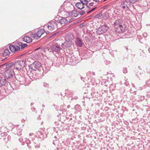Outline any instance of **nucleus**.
<instances>
[{"label": "nucleus", "mask_w": 150, "mask_h": 150, "mask_svg": "<svg viewBox=\"0 0 150 150\" xmlns=\"http://www.w3.org/2000/svg\"><path fill=\"white\" fill-rule=\"evenodd\" d=\"M60 46V45H58L57 43L53 44L48 50H50V52H52L54 54H59L60 52V50H62V47Z\"/></svg>", "instance_id": "obj_1"}, {"label": "nucleus", "mask_w": 150, "mask_h": 150, "mask_svg": "<svg viewBox=\"0 0 150 150\" xmlns=\"http://www.w3.org/2000/svg\"><path fill=\"white\" fill-rule=\"evenodd\" d=\"M58 24V21L56 19H54L48 23L45 26H46L48 30H52L55 29V27Z\"/></svg>", "instance_id": "obj_2"}, {"label": "nucleus", "mask_w": 150, "mask_h": 150, "mask_svg": "<svg viewBox=\"0 0 150 150\" xmlns=\"http://www.w3.org/2000/svg\"><path fill=\"white\" fill-rule=\"evenodd\" d=\"M120 7L122 8L125 10H130L132 7L131 2L127 1H123L121 2L120 6Z\"/></svg>", "instance_id": "obj_3"}, {"label": "nucleus", "mask_w": 150, "mask_h": 150, "mask_svg": "<svg viewBox=\"0 0 150 150\" xmlns=\"http://www.w3.org/2000/svg\"><path fill=\"white\" fill-rule=\"evenodd\" d=\"M4 76L7 79L11 78L15 75L12 69H5L4 72Z\"/></svg>", "instance_id": "obj_4"}, {"label": "nucleus", "mask_w": 150, "mask_h": 150, "mask_svg": "<svg viewBox=\"0 0 150 150\" xmlns=\"http://www.w3.org/2000/svg\"><path fill=\"white\" fill-rule=\"evenodd\" d=\"M109 27L106 24L101 25L97 29L96 32L99 35L105 33L108 29Z\"/></svg>", "instance_id": "obj_5"}, {"label": "nucleus", "mask_w": 150, "mask_h": 150, "mask_svg": "<svg viewBox=\"0 0 150 150\" xmlns=\"http://www.w3.org/2000/svg\"><path fill=\"white\" fill-rule=\"evenodd\" d=\"M25 62L21 60L15 62L14 64V68L17 70L22 69L25 67Z\"/></svg>", "instance_id": "obj_6"}, {"label": "nucleus", "mask_w": 150, "mask_h": 150, "mask_svg": "<svg viewBox=\"0 0 150 150\" xmlns=\"http://www.w3.org/2000/svg\"><path fill=\"white\" fill-rule=\"evenodd\" d=\"M22 43H23L21 42H18V46L10 45L9 46L10 50L12 52H14L17 51H18L20 50V47H21Z\"/></svg>", "instance_id": "obj_7"}, {"label": "nucleus", "mask_w": 150, "mask_h": 150, "mask_svg": "<svg viewBox=\"0 0 150 150\" xmlns=\"http://www.w3.org/2000/svg\"><path fill=\"white\" fill-rule=\"evenodd\" d=\"M73 44V42L70 39L66 40L62 44L61 46L62 48L65 49L71 47Z\"/></svg>", "instance_id": "obj_8"}, {"label": "nucleus", "mask_w": 150, "mask_h": 150, "mask_svg": "<svg viewBox=\"0 0 150 150\" xmlns=\"http://www.w3.org/2000/svg\"><path fill=\"white\" fill-rule=\"evenodd\" d=\"M41 66V63L38 62H35L29 66V69L31 71H35L38 69Z\"/></svg>", "instance_id": "obj_9"}, {"label": "nucleus", "mask_w": 150, "mask_h": 150, "mask_svg": "<svg viewBox=\"0 0 150 150\" xmlns=\"http://www.w3.org/2000/svg\"><path fill=\"white\" fill-rule=\"evenodd\" d=\"M43 31L41 29L38 30L36 33L32 34V37L34 39H38L43 33Z\"/></svg>", "instance_id": "obj_10"}, {"label": "nucleus", "mask_w": 150, "mask_h": 150, "mask_svg": "<svg viewBox=\"0 0 150 150\" xmlns=\"http://www.w3.org/2000/svg\"><path fill=\"white\" fill-rule=\"evenodd\" d=\"M126 25H123L122 26H120L115 28V31L117 33H121L125 32L126 30Z\"/></svg>", "instance_id": "obj_11"}, {"label": "nucleus", "mask_w": 150, "mask_h": 150, "mask_svg": "<svg viewBox=\"0 0 150 150\" xmlns=\"http://www.w3.org/2000/svg\"><path fill=\"white\" fill-rule=\"evenodd\" d=\"M123 25L125 24L123 23V20L121 19H118L115 20L113 24L114 28L120 26H122Z\"/></svg>", "instance_id": "obj_12"}, {"label": "nucleus", "mask_w": 150, "mask_h": 150, "mask_svg": "<svg viewBox=\"0 0 150 150\" xmlns=\"http://www.w3.org/2000/svg\"><path fill=\"white\" fill-rule=\"evenodd\" d=\"M44 129H40L39 130L36 132L35 136L38 138H42L43 137V133L44 132Z\"/></svg>", "instance_id": "obj_13"}, {"label": "nucleus", "mask_w": 150, "mask_h": 150, "mask_svg": "<svg viewBox=\"0 0 150 150\" xmlns=\"http://www.w3.org/2000/svg\"><path fill=\"white\" fill-rule=\"evenodd\" d=\"M75 42L76 44L79 47H81L83 43L81 39L78 37H77L76 38L75 41Z\"/></svg>", "instance_id": "obj_14"}, {"label": "nucleus", "mask_w": 150, "mask_h": 150, "mask_svg": "<svg viewBox=\"0 0 150 150\" xmlns=\"http://www.w3.org/2000/svg\"><path fill=\"white\" fill-rule=\"evenodd\" d=\"M23 40L24 42L28 43L31 42L32 41L31 37L27 36H24L23 38Z\"/></svg>", "instance_id": "obj_15"}, {"label": "nucleus", "mask_w": 150, "mask_h": 150, "mask_svg": "<svg viewBox=\"0 0 150 150\" xmlns=\"http://www.w3.org/2000/svg\"><path fill=\"white\" fill-rule=\"evenodd\" d=\"M76 6L78 9H82L84 8L83 4V3L80 1L79 2L76 3Z\"/></svg>", "instance_id": "obj_16"}, {"label": "nucleus", "mask_w": 150, "mask_h": 150, "mask_svg": "<svg viewBox=\"0 0 150 150\" xmlns=\"http://www.w3.org/2000/svg\"><path fill=\"white\" fill-rule=\"evenodd\" d=\"M13 63H11L6 65L4 64L3 65H1V66L3 67L5 69H12L11 67L13 66Z\"/></svg>", "instance_id": "obj_17"}, {"label": "nucleus", "mask_w": 150, "mask_h": 150, "mask_svg": "<svg viewBox=\"0 0 150 150\" xmlns=\"http://www.w3.org/2000/svg\"><path fill=\"white\" fill-rule=\"evenodd\" d=\"M58 23H60L62 25H64L66 23L68 22V21L65 18H63L59 21H57Z\"/></svg>", "instance_id": "obj_18"}, {"label": "nucleus", "mask_w": 150, "mask_h": 150, "mask_svg": "<svg viewBox=\"0 0 150 150\" xmlns=\"http://www.w3.org/2000/svg\"><path fill=\"white\" fill-rule=\"evenodd\" d=\"M7 83V81L5 79L0 78V87L5 85Z\"/></svg>", "instance_id": "obj_19"}, {"label": "nucleus", "mask_w": 150, "mask_h": 150, "mask_svg": "<svg viewBox=\"0 0 150 150\" xmlns=\"http://www.w3.org/2000/svg\"><path fill=\"white\" fill-rule=\"evenodd\" d=\"M10 52L8 49H6L2 53V54L4 56L6 57L8 55Z\"/></svg>", "instance_id": "obj_20"}, {"label": "nucleus", "mask_w": 150, "mask_h": 150, "mask_svg": "<svg viewBox=\"0 0 150 150\" xmlns=\"http://www.w3.org/2000/svg\"><path fill=\"white\" fill-rule=\"evenodd\" d=\"M19 81L20 84H24L25 82V78L24 77L21 76Z\"/></svg>", "instance_id": "obj_21"}, {"label": "nucleus", "mask_w": 150, "mask_h": 150, "mask_svg": "<svg viewBox=\"0 0 150 150\" xmlns=\"http://www.w3.org/2000/svg\"><path fill=\"white\" fill-rule=\"evenodd\" d=\"M71 15L74 17L77 16L78 14L77 13V11L75 10H73L71 12Z\"/></svg>", "instance_id": "obj_22"}, {"label": "nucleus", "mask_w": 150, "mask_h": 150, "mask_svg": "<svg viewBox=\"0 0 150 150\" xmlns=\"http://www.w3.org/2000/svg\"><path fill=\"white\" fill-rule=\"evenodd\" d=\"M138 98L137 101L138 102H141L144 99V97L143 96H138Z\"/></svg>", "instance_id": "obj_23"}, {"label": "nucleus", "mask_w": 150, "mask_h": 150, "mask_svg": "<svg viewBox=\"0 0 150 150\" xmlns=\"http://www.w3.org/2000/svg\"><path fill=\"white\" fill-rule=\"evenodd\" d=\"M34 147L35 148H38L40 147V144L37 142H34Z\"/></svg>", "instance_id": "obj_24"}, {"label": "nucleus", "mask_w": 150, "mask_h": 150, "mask_svg": "<svg viewBox=\"0 0 150 150\" xmlns=\"http://www.w3.org/2000/svg\"><path fill=\"white\" fill-rule=\"evenodd\" d=\"M17 135L18 136L21 135V134L22 129L18 128L17 129Z\"/></svg>", "instance_id": "obj_25"}, {"label": "nucleus", "mask_w": 150, "mask_h": 150, "mask_svg": "<svg viewBox=\"0 0 150 150\" xmlns=\"http://www.w3.org/2000/svg\"><path fill=\"white\" fill-rule=\"evenodd\" d=\"M140 56L142 57H146V55L143 50H140Z\"/></svg>", "instance_id": "obj_26"}, {"label": "nucleus", "mask_w": 150, "mask_h": 150, "mask_svg": "<svg viewBox=\"0 0 150 150\" xmlns=\"http://www.w3.org/2000/svg\"><path fill=\"white\" fill-rule=\"evenodd\" d=\"M80 1H81L83 4V5H87L88 4V1L87 0H80Z\"/></svg>", "instance_id": "obj_27"}, {"label": "nucleus", "mask_w": 150, "mask_h": 150, "mask_svg": "<svg viewBox=\"0 0 150 150\" xmlns=\"http://www.w3.org/2000/svg\"><path fill=\"white\" fill-rule=\"evenodd\" d=\"M25 142L26 144H29L31 143L30 141L28 139L25 138L24 139Z\"/></svg>", "instance_id": "obj_28"}, {"label": "nucleus", "mask_w": 150, "mask_h": 150, "mask_svg": "<svg viewBox=\"0 0 150 150\" xmlns=\"http://www.w3.org/2000/svg\"><path fill=\"white\" fill-rule=\"evenodd\" d=\"M27 44L26 43H22L21 48V49H23L25 47H27Z\"/></svg>", "instance_id": "obj_29"}, {"label": "nucleus", "mask_w": 150, "mask_h": 150, "mask_svg": "<svg viewBox=\"0 0 150 150\" xmlns=\"http://www.w3.org/2000/svg\"><path fill=\"white\" fill-rule=\"evenodd\" d=\"M102 13H99L98 14H97L95 16V18H98L102 16Z\"/></svg>", "instance_id": "obj_30"}, {"label": "nucleus", "mask_w": 150, "mask_h": 150, "mask_svg": "<svg viewBox=\"0 0 150 150\" xmlns=\"http://www.w3.org/2000/svg\"><path fill=\"white\" fill-rule=\"evenodd\" d=\"M123 72L125 73H126L127 72V69L126 67H124L123 69Z\"/></svg>", "instance_id": "obj_31"}, {"label": "nucleus", "mask_w": 150, "mask_h": 150, "mask_svg": "<svg viewBox=\"0 0 150 150\" xmlns=\"http://www.w3.org/2000/svg\"><path fill=\"white\" fill-rule=\"evenodd\" d=\"M79 13L81 15H83L85 13V11H84L82 10L81 11H80L79 12Z\"/></svg>", "instance_id": "obj_32"}, {"label": "nucleus", "mask_w": 150, "mask_h": 150, "mask_svg": "<svg viewBox=\"0 0 150 150\" xmlns=\"http://www.w3.org/2000/svg\"><path fill=\"white\" fill-rule=\"evenodd\" d=\"M1 139H3V140L5 141V140H6L8 139V135H6L4 137H2Z\"/></svg>", "instance_id": "obj_33"}, {"label": "nucleus", "mask_w": 150, "mask_h": 150, "mask_svg": "<svg viewBox=\"0 0 150 150\" xmlns=\"http://www.w3.org/2000/svg\"><path fill=\"white\" fill-rule=\"evenodd\" d=\"M97 8V7H94V8H93V9H91V10H90V11H88L87 13L88 14H89L90 13H91V12L92 11H94V10H95V9H96V8Z\"/></svg>", "instance_id": "obj_34"}, {"label": "nucleus", "mask_w": 150, "mask_h": 150, "mask_svg": "<svg viewBox=\"0 0 150 150\" xmlns=\"http://www.w3.org/2000/svg\"><path fill=\"white\" fill-rule=\"evenodd\" d=\"M19 140L20 142H22L23 143H25V141L24 139H23L22 138H20L19 139Z\"/></svg>", "instance_id": "obj_35"}, {"label": "nucleus", "mask_w": 150, "mask_h": 150, "mask_svg": "<svg viewBox=\"0 0 150 150\" xmlns=\"http://www.w3.org/2000/svg\"><path fill=\"white\" fill-rule=\"evenodd\" d=\"M8 139H7L6 140H5V142H8V140H9L11 139V137L9 135H8Z\"/></svg>", "instance_id": "obj_36"}, {"label": "nucleus", "mask_w": 150, "mask_h": 150, "mask_svg": "<svg viewBox=\"0 0 150 150\" xmlns=\"http://www.w3.org/2000/svg\"><path fill=\"white\" fill-rule=\"evenodd\" d=\"M29 136L30 137H35V135L33 133H30L29 134Z\"/></svg>", "instance_id": "obj_37"}, {"label": "nucleus", "mask_w": 150, "mask_h": 150, "mask_svg": "<svg viewBox=\"0 0 150 150\" xmlns=\"http://www.w3.org/2000/svg\"><path fill=\"white\" fill-rule=\"evenodd\" d=\"M31 109L33 111L35 112V113H36L37 111L35 110V108L32 107Z\"/></svg>", "instance_id": "obj_38"}, {"label": "nucleus", "mask_w": 150, "mask_h": 150, "mask_svg": "<svg viewBox=\"0 0 150 150\" xmlns=\"http://www.w3.org/2000/svg\"><path fill=\"white\" fill-rule=\"evenodd\" d=\"M138 1V0H129L130 2L132 3H134Z\"/></svg>", "instance_id": "obj_39"}, {"label": "nucleus", "mask_w": 150, "mask_h": 150, "mask_svg": "<svg viewBox=\"0 0 150 150\" xmlns=\"http://www.w3.org/2000/svg\"><path fill=\"white\" fill-rule=\"evenodd\" d=\"M61 9H59V11L60 12L63 11V10H64V8L63 6H61Z\"/></svg>", "instance_id": "obj_40"}, {"label": "nucleus", "mask_w": 150, "mask_h": 150, "mask_svg": "<svg viewBox=\"0 0 150 150\" xmlns=\"http://www.w3.org/2000/svg\"><path fill=\"white\" fill-rule=\"evenodd\" d=\"M61 9H59V11L60 12L63 11V10H64V8L63 6H61Z\"/></svg>", "instance_id": "obj_41"}, {"label": "nucleus", "mask_w": 150, "mask_h": 150, "mask_svg": "<svg viewBox=\"0 0 150 150\" xmlns=\"http://www.w3.org/2000/svg\"><path fill=\"white\" fill-rule=\"evenodd\" d=\"M44 86L45 87H47L48 86V84L47 83H44Z\"/></svg>", "instance_id": "obj_42"}, {"label": "nucleus", "mask_w": 150, "mask_h": 150, "mask_svg": "<svg viewBox=\"0 0 150 150\" xmlns=\"http://www.w3.org/2000/svg\"><path fill=\"white\" fill-rule=\"evenodd\" d=\"M125 84L126 86H128L129 85V82L127 81H126V82H125Z\"/></svg>", "instance_id": "obj_43"}, {"label": "nucleus", "mask_w": 150, "mask_h": 150, "mask_svg": "<svg viewBox=\"0 0 150 150\" xmlns=\"http://www.w3.org/2000/svg\"><path fill=\"white\" fill-rule=\"evenodd\" d=\"M34 137H29V138L31 139L32 141H33L35 140Z\"/></svg>", "instance_id": "obj_44"}, {"label": "nucleus", "mask_w": 150, "mask_h": 150, "mask_svg": "<svg viewBox=\"0 0 150 150\" xmlns=\"http://www.w3.org/2000/svg\"><path fill=\"white\" fill-rule=\"evenodd\" d=\"M94 3L93 2L89 4V5L90 6H92L93 5Z\"/></svg>", "instance_id": "obj_45"}, {"label": "nucleus", "mask_w": 150, "mask_h": 150, "mask_svg": "<svg viewBox=\"0 0 150 150\" xmlns=\"http://www.w3.org/2000/svg\"><path fill=\"white\" fill-rule=\"evenodd\" d=\"M27 146L29 149H30L31 148V146L29 145V144H28Z\"/></svg>", "instance_id": "obj_46"}, {"label": "nucleus", "mask_w": 150, "mask_h": 150, "mask_svg": "<svg viewBox=\"0 0 150 150\" xmlns=\"http://www.w3.org/2000/svg\"><path fill=\"white\" fill-rule=\"evenodd\" d=\"M57 33H58L57 32L56 33H54V34H53L52 35H51V36H50V37H52V36H54L55 35H56Z\"/></svg>", "instance_id": "obj_47"}, {"label": "nucleus", "mask_w": 150, "mask_h": 150, "mask_svg": "<svg viewBox=\"0 0 150 150\" xmlns=\"http://www.w3.org/2000/svg\"><path fill=\"white\" fill-rule=\"evenodd\" d=\"M130 92L131 93H133L134 92V91H132L131 89H130Z\"/></svg>", "instance_id": "obj_48"}, {"label": "nucleus", "mask_w": 150, "mask_h": 150, "mask_svg": "<svg viewBox=\"0 0 150 150\" xmlns=\"http://www.w3.org/2000/svg\"><path fill=\"white\" fill-rule=\"evenodd\" d=\"M88 80H92V81L93 80V82H94V81H95L94 79V78H92V79H88Z\"/></svg>", "instance_id": "obj_49"}, {"label": "nucleus", "mask_w": 150, "mask_h": 150, "mask_svg": "<svg viewBox=\"0 0 150 150\" xmlns=\"http://www.w3.org/2000/svg\"><path fill=\"white\" fill-rule=\"evenodd\" d=\"M87 7V8L89 9L91 7H90V6L89 5L88 6V5H86Z\"/></svg>", "instance_id": "obj_50"}, {"label": "nucleus", "mask_w": 150, "mask_h": 150, "mask_svg": "<svg viewBox=\"0 0 150 150\" xmlns=\"http://www.w3.org/2000/svg\"><path fill=\"white\" fill-rule=\"evenodd\" d=\"M99 0H93L94 1L97 2L99 1Z\"/></svg>", "instance_id": "obj_51"}, {"label": "nucleus", "mask_w": 150, "mask_h": 150, "mask_svg": "<svg viewBox=\"0 0 150 150\" xmlns=\"http://www.w3.org/2000/svg\"><path fill=\"white\" fill-rule=\"evenodd\" d=\"M75 57H71V60H72V61L74 62V61H73V59H74Z\"/></svg>", "instance_id": "obj_52"}, {"label": "nucleus", "mask_w": 150, "mask_h": 150, "mask_svg": "<svg viewBox=\"0 0 150 150\" xmlns=\"http://www.w3.org/2000/svg\"><path fill=\"white\" fill-rule=\"evenodd\" d=\"M132 86L134 87V88L135 87V86L133 84H132Z\"/></svg>", "instance_id": "obj_53"}, {"label": "nucleus", "mask_w": 150, "mask_h": 150, "mask_svg": "<svg viewBox=\"0 0 150 150\" xmlns=\"http://www.w3.org/2000/svg\"><path fill=\"white\" fill-rule=\"evenodd\" d=\"M146 33H144L143 34V35L144 36H146Z\"/></svg>", "instance_id": "obj_54"}, {"label": "nucleus", "mask_w": 150, "mask_h": 150, "mask_svg": "<svg viewBox=\"0 0 150 150\" xmlns=\"http://www.w3.org/2000/svg\"><path fill=\"white\" fill-rule=\"evenodd\" d=\"M40 49V47H38V48H37L35 50H39V49Z\"/></svg>", "instance_id": "obj_55"}, {"label": "nucleus", "mask_w": 150, "mask_h": 150, "mask_svg": "<svg viewBox=\"0 0 150 150\" xmlns=\"http://www.w3.org/2000/svg\"><path fill=\"white\" fill-rule=\"evenodd\" d=\"M67 107L68 108H69L70 107V106L69 105H68L67 106Z\"/></svg>", "instance_id": "obj_56"}, {"label": "nucleus", "mask_w": 150, "mask_h": 150, "mask_svg": "<svg viewBox=\"0 0 150 150\" xmlns=\"http://www.w3.org/2000/svg\"><path fill=\"white\" fill-rule=\"evenodd\" d=\"M33 104H34V103H31V105H33Z\"/></svg>", "instance_id": "obj_57"}, {"label": "nucleus", "mask_w": 150, "mask_h": 150, "mask_svg": "<svg viewBox=\"0 0 150 150\" xmlns=\"http://www.w3.org/2000/svg\"><path fill=\"white\" fill-rule=\"evenodd\" d=\"M78 98V97H75V99H76Z\"/></svg>", "instance_id": "obj_58"}, {"label": "nucleus", "mask_w": 150, "mask_h": 150, "mask_svg": "<svg viewBox=\"0 0 150 150\" xmlns=\"http://www.w3.org/2000/svg\"><path fill=\"white\" fill-rule=\"evenodd\" d=\"M149 52L150 53V48H149Z\"/></svg>", "instance_id": "obj_59"}, {"label": "nucleus", "mask_w": 150, "mask_h": 150, "mask_svg": "<svg viewBox=\"0 0 150 150\" xmlns=\"http://www.w3.org/2000/svg\"><path fill=\"white\" fill-rule=\"evenodd\" d=\"M71 21V20H69V22L70 21Z\"/></svg>", "instance_id": "obj_60"}, {"label": "nucleus", "mask_w": 150, "mask_h": 150, "mask_svg": "<svg viewBox=\"0 0 150 150\" xmlns=\"http://www.w3.org/2000/svg\"><path fill=\"white\" fill-rule=\"evenodd\" d=\"M71 21V20H69V22L70 21Z\"/></svg>", "instance_id": "obj_61"}, {"label": "nucleus", "mask_w": 150, "mask_h": 150, "mask_svg": "<svg viewBox=\"0 0 150 150\" xmlns=\"http://www.w3.org/2000/svg\"><path fill=\"white\" fill-rule=\"evenodd\" d=\"M71 21V20H69V22L70 21Z\"/></svg>", "instance_id": "obj_62"}, {"label": "nucleus", "mask_w": 150, "mask_h": 150, "mask_svg": "<svg viewBox=\"0 0 150 150\" xmlns=\"http://www.w3.org/2000/svg\"><path fill=\"white\" fill-rule=\"evenodd\" d=\"M71 21V20H69V22L70 21Z\"/></svg>", "instance_id": "obj_63"}, {"label": "nucleus", "mask_w": 150, "mask_h": 150, "mask_svg": "<svg viewBox=\"0 0 150 150\" xmlns=\"http://www.w3.org/2000/svg\"><path fill=\"white\" fill-rule=\"evenodd\" d=\"M77 62H74V63H77Z\"/></svg>", "instance_id": "obj_64"}]
</instances>
